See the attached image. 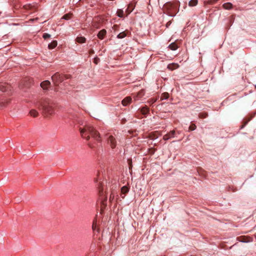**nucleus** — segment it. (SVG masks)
<instances>
[{
    "label": "nucleus",
    "instance_id": "f257e3e1",
    "mask_svg": "<svg viewBox=\"0 0 256 256\" xmlns=\"http://www.w3.org/2000/svg\"><path fill=\"white\" fill-rule=\"evenodd\" d=\"M81 136L87 140H90V135L92 138L96 142H100L102 140L99 132L90 126H86L80 128Z\"/></svg>",
    "mask_w": 256,
    "mask_h": 256
},
{
    "label": "nucleus",
    "instance_id": "f03ea898",
    "mask_svg": "<svg viewBox=\"0 0 256 256\" xmlns=\"http://www.w3.org/2000/svg\"><path fill=\"white\" fill-rule=\"evenodd\" d=\"M108 144L112 148H116V142L114 137L112 135L110 136L108 139Z\"/></svg>",
    "mask_w": 256,
    "mask_h": 256
},
{
    "label": "nucleus",
    "instance_id": "7ed1b4c3",
    "mask_svg": "<svg viewBox=\"0 0 256 256\" xmlns=\"http://www.w3.org/2000/svg\"><path fill=\"white\" fill-rule=\"evenodd\" d=\"M129 191V188L126 186H122L121 188V197L122 198H125V195Z\"/></svg>",
    "mask_w": 256,
    "mask_h": 256
},
{
    "label": "nucleus",
    "instance_id": "20e7f679",
    "mask_svg": "<svg viewBox=\"0 0 256 256\" xmlns=\"http://www.w3.org/2000/svg\"><path fill=\"white\" fill-rule=\"evenodd\" d=\"M132 98L130 96H127L122 100V104L124 106H126L132 102Z\"/></svg>",
    "mask_w": 256,
    "mask_h": 256
},
{
    "label": "nucleus",
    "instance_id": "39448f33",
    "mask_svg": "<svg viewBox=\"0 0 256 256\" xmlns=\"http://www.w3.org/2000/svg\"><path fill=\"white\" fill-rule=\"evenodd\" d=\"M50 86V82L48 80H44L40 84V86L44 90H47Z\"/></svg>",
    "mask_w": 256,
    "mask_h": 256
},
{
    "label": "nucleus",
    "instance_id": "423d86ee",
    "mask_svg": "<svg viewBox=\"0 0 256 256\" xmlns=\"http://www.w3.org/2000/svg\"><path fill=\"white\" fill-rule=\"evenodd\" d=\"M106 32L105 30H101L98 34V37L100 39L102 40L104 36H106Z\"/></svg>",
    "mask_w": 256,
    "mask_h": 256
},
{
    "label": "nucleus",
    "instance_id": "0eeeda50",
    "mask_svg": "<svg viewBox=\"0 0 256 256\" xmlns=\"http://www.w3.org/2000/svg\"><path fill=\"white\" fill-rule=\"evenodd\" d=\"M58 45V42L56 40L52 41L50 44L48 45V48L50 50H52L54 48Z\"/></svg>",
    "mask_w": 256,
    "mask_h": 256
},
{
    "label": "nucleus",
    "instance_id": "6e6552de",
    "mask_svg": "<svg viewBox=\"0 0 256 256\" xmlns=\"http://www.w3.org/2000/svg\"><path fill=\"white\" fill-rule=\"evenodd\" d=\"M76 42L80 44H83L86 42V38L82 36H78L76 38Z\"/></svg>",
    "mask_w": 256,
    "mask_h": 256
},
{
    "label": "nucleus",
    "instance_id": "1a4fd4ad",
    "mask_svg": "<svg viewBox=\"0 0 256 256\" xmlns=\"http://www.w3.org/2000/svg\"><path fill=\"white\" fill-rule=\"evenodd\" d=\"M222 7L224 9L228 10L232 8V4L230 2H226L223 4Z\"/></svg>",
    "mask_w": 256,
    "mask_h": 256
},
{
    "label": "nucleus",
    "instance_id": "9d476101",
    "mask_svg": "<svg viewBox=\"0 0 256 256\" xmlns=\"http://www.w3.org/2000/svg\"><path fill=\"white\" fill-rule=\"evenodd\" d=\"M178 67V65L176 64H172L168 66V68L171 70H174L177 68Z\"/></svg>",
    "mask_w": 256,
    "mask_h": 256
},
{
    "label": "nucleus",
    "instance_id": "9b49d317",
    "mask_svg": "<svg viewBox=\"0 0 256 256\" xmlns=\"http://www.w3.org/2000/svg\"><path fill=\"white\" fill-rule=\"evenodd\" d=\"M92 228L94 231H99L98 225L96 222L94 221L92 225Z\"/></svg>",
    "mask_w": 256,
    "mask_h": 256
},
{
    "label": "nucleus",
    "instance_id": "f8f14e48",
    "mask_svg": "<svg viewBox=\"0 0 256 256\" xmlns=\"http://www.w3.org/2000/svg\"><path fill=\"white\" fill-rule=\"evenodd\" d=\"M251 118L252 117H249L243 120V124L241 126V129L243 128V127L244 126L248 123V122L250 120Z\"/></svg>",
    "mask_w": 256,
    "mask_h": 256
},
{
    "label": "nucleus",
    "instance_id": "ddd939ff",
    "mask_svg": "<svg viewBox=\"0 0 256 256\" xmlns=\"http://www.w3.org/2000/svg\"><path fill=\"white\" fill-rule=\"evenodd\" d=\"M198 0H190L189 2L188 5L190 6H196L198 4Z\"/></svg>",
    "mask_w": 256,
    "mask_h": 256
},
{
    "label": "nucleus",
    "instance_id": "4468645a",
    "mask_svg": "<svg viewBox=\"0 0 256 256\" xmlns=\"http://www.w3.org/2000/svg\"><path fill=\"white\" fill-rule=\"evenodd\" d=\"M30 114L32 116L36 117L38 115V112L34 110H32L30 112Z\"/></svg>",
    "mask_w": 256,
    "mask_h": 256
},
{
    "label": "nucleus",
    "instance_id": "2eb2a0df",
    "mask_svg": "<svg viewBox=\"0 0 256 256\" xmlns=\"http://www.w3.org/2000/svg\"><path fill=\"white\" fill-rule=\"evenodd\" d=\"M169 48L170 50H174L177 49L178 46L175 43H172L170 44Z\"/></svg>",
    "mask_w": 256,
    "mask_h": 256
},
{
    "label": "nucleus",
    "instance_id": "dca6fc26",
    "mask_svg": "<svg viewBox=\"0 0 256 256\" xmlns=\"http://www.w3.org/2000/svg\"><path fill=\"white\" fill-rule=\"evenodd\" d=\"M116 14H117V16L118 17L122 18L124 16V12L122 10H118L116 12Z\"/></svg>",
    "mask_w": 256,
    "mask_h": 256
},
{
    "label": "nucleus",
    "instance_id": "f3484780",
    "mask_svg": "<svg viewBox=\"0 0 256 256\" xmlns=\"http://www.w3.org/2000/svg\"><path fill=\"white\" fill-rule=\"evenodd\" d=\"M126 36V33L124 32L120 33L118 35L117 37L118 38H124L125 36Z\"/></svg>",
    "mask_w": 256,
    "mask_h": 256
},
{
    "label": "nucleus",
    "instance_id": "a211bd4d",
    "mask_svg": "<svg viewBox=\"0 0 256 256\" xmlns=\"http://www.w3.org/2000/svg\"><path fill=\"white\" fill-rule=\"evenodd\" d=\"M70 18H71V14H66L62 16V18L64 19V20H68L70 19Z\"/></svg>",
    "mask_w": 256,
    "mask_h": 256
},
{
    "label": "nucleus",
    "instance_id": "6ab92c4d",
    "mask_svg": "<svg viewBox=\"0 0 256 256\" xmlns=\"http://www.w3.org/2000/svg\"><path fill=\"white\" fill-rule=\"evenodd\" d=\"M168 98V93H164L162 96V97L161 98L162 99H166Z\"/></svg>",
    "mask_w": 256,
    "mask_h": 256
},
{
    "label": "nucleus",
    "instance_id": "aec40b11",
    "mask_svg": "<svg viewBox=\"0 0 256 256\" xmlns=\"http://www.w3.org/2000/svg\"><path fill=\"white\" fill-rule=\"evenodd\" d=\"M43 38H44V39H46L48 38H50V34H48L47 33H44V34H43Z\"/></svg>",
    "mask_w": 256,
    "mask_h": 256
},
{
    "label": "nucleus",
    "instance_id": "412c9836",
    "mask_svg": "<svg viewBox=\"0 0 256 256\" xmlns=\"http://www.w3.org/2000/svg\"><path fill=\"white\" fill-rule=\"evenodd\" d=\"M105 206H105V204H102V208H100V212L101 214H103V212H104V208L105 207Z\"/></svg>",
    "mask_w": 256,
    "mask_h": 256
},
{
    "label": "nucleus",
    "instance_id": "4be33fe9",
    "mask_svg": "<svg viewBox=\"0 0 256 256\" xmlns=\"http://www.w3.org/2000/svg\"><path fill=\"white\" fill-rule=\"evenodd\" d=\"M114 198V195L113 194H111L110 196V200L112 201Z\"/></svg>",
    "mask_w": 256,
    "mask_h": 256
},
{
    "label": "nucleus",
    "instance_id": "5701e85b",
    "mask_svg": "<svg viewBox=\"0 0 256 256\" xmlns=\"http://www.w3.org/2000/svg\"><path fill=\"white\" fill-rule=\"evenodd\" d=\"M170 138V137L168 136V135H165L164 136V140H168Z\"/></svg>",
    "mask_w": 256,
    "mask_h": 256
},
{
    "label": "nucleus",
    "instance_id": "b1692460",
    "mask_svg": "<svg viewBox=\"0 0 256 256\" xmlns=\"http://www.w3.org/2000/svg\"><path fill=\"white\" fill-rule=\"evenodd\" d=\"M88 146H90V147H94V144L90 142L88 143Z\"/></svg>",
    "mask_w": 256,
    "mask_h": 256
},
{
    "label": "nucleus",
    "instance_id": "393cba45",
    "mask_svg": "<svg viewBox=\"0 0 256 256\" xmlns=\"http://www.w3.org/2000/svg\"><path fill=\"white\" fill-rule=\"evenodd\" d=\"M246 240L245 236H241L240 240Z\"/></svg>",
    "mask_w": 256,
    "mask_h": 256
},
{
    "label": "nucleus",
    "instance_id": "a878e982",
    "mask_svg": "<svg viewBox=\"0 0 256 256\" xmlns=\"http://www.w3.org/2000/svg\"><path fill=\"white\" fill-rule=\"evenodd\" d=\"M196 126H194L190 127V128L191 130H194L195 129Z\"/></svg>",
    "mask_w": 256,
    "mask_h": 256
},
{
    "label": "nucleus",
    "instance_id": "bb28decb",
    "mask_svg": "<svg viewBox=\"0 0 256 256\" xmlns=\"http://www.w3.org/2000/svg\"><path fill=\"white\" fill-rule=\"evenodd\" d=\"M174 131H172V132H171V134H172V135H173V134H174Z\"/></svg>",
    "mask_w": 256,
    "mask_h": 256
}]
</instances>
